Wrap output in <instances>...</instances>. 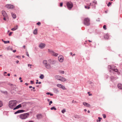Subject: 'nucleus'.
<instances>
[{"mask_svg": "<svg viewBox=\"0 0 122 122\" xmlns=\"http://www.w3.org/2000/svg\"><path fill=\"white\" fill-rule=\"evenodd\" d=\"M29 115V113L28 112L20 114L19 115L18 117L20 119L24 120L28 118Z\"/></svg>", "mask_w": 122, "mask_h": 122, "instance_id": "1", "label": "nucleus"}, {"mask_svg": "<svg viewBox=\"0 0 122 122\" xmlns=\"http://www.w3.org/2000/svg\"><path fill=\"white\" fill-rule=\"evenodd\" d=\"M17 101L16 100H11L9 102V106L10 108L11 109L14 108L16 106Z\"/></svg>", "mask_w": 122, "mask_h": 122, "instance_id": "2", "label": "nucleus"}, {"mask_svg": "<svg viewBox=\"0 0 122 122\" xmlns=\"http://www.w3.org/2000/svg\"><path fill=\"white\" fill-rule=\"evenodd\" d=\"M2 14L3 16V20H5L7 21L9 20V18L8 15L4 10H2Z\"/></svg>", "mask_w": 122, "mask_h": 122, "instance_id": "3", "label": "nucleus"}, {"mask_svg": "<svg viewBox=\"0 0 122 122\" xmlns=\"http://www.w3.org/2000/svg\"><path fill=\"white\" fill-rule=\"evenodd\" d=\"M43 64L46 69H50L51 68L50 65L49 64L47 63V61L46 60H44L43 61Z\"/></svg>", "mask_w": 122, "mask_h": 122, "instance_id": "4", "label": "nucleus"}, {"mask_svg": "<svg viewBox=\"0 0 122 122\" xmlns=\"http://www.w3.org/2000/svg\"><path fill=\"white\" fill-rule=\"evenodd\" d=\"M83 24L86 26H88L90 24V19L88 18H85L84 20Z\"/></svg>", "mask_w": 122, "mask_h": 122, "instance_id": "5", "label": "nucleus"}, {"mask_svg": "<svg viewBox=\"0 0 122 122\" xmlns=\"http://www.w3.org/2000/svg\"><path fill=\"white\" fill-rule=\"evenodd\" d=\"M66 5L68 9L70 10H71L73 6V4L70 1L67 2Z\"/></svg>", "mask_w": 122, "mask_h": 122, "instance_id": "6", "label": "nucleus"}, {"mask_svg": "<svg viewBox=\"0 0 122 122\" xmlns=\"http://www.w3.org/2000/svg\"><path fill=\"white\" fill-rule=\"evenodd\" d=\"M48 51L49 53L51 54L52 55L55 56H57L58 54L54 52L53 51L50 50V49L48 50Z\"/></svg>", "mask_w": 122, "mask_h": 122, "instance_id": "7", "label": "nucleus"}, {"mask_svg": "<svg viewBox=\"0 0 122 122\" xmlns=\"http://www.w3.org/2000/svg\"><path fill=\"white\" fill-rule=\"evenodd\" d=\"M56 86L58 87L61 88L63 90H65L66 89L64 86L61 84H57Z\"/></svg>", "mask_w": 122, "mask_h": 122, "instance_id": "8", "label": "nucleus"}, {"mask_svg": "<svg viewBox=\"0 0 122 122\" xmlns=\"http://www.w3.org/2000/svg\"><path fill=\"white\" fill-rule=\"evenodd\" d=\"M5 6L8 8L12 9L14 8V5L11 4H7Z\"/></svg>", "mask_w": 122, "mask_h": 122, "instance_id": "9", "label": "nucleus"}, {"mask_svg": "<svg viewBox=\"0 0 122 122\" xmlns=\"http://www.w3.org/2000/svg\"><path fill=\"white\" fill-rule=\"evenodd\" d=\"M58 60L60 62H62L63 61V57L62 56H60L58 57Z\"/></svg>", "mask_w": 122, "mask_h": 122, "instance_id": "10", "label": "nucleus"}, {"mask_svg": "<svg viewBox=\"0 0 122 122\" xmlns=\"http://www.w3.org/2000/svg\"><path fill=\"white\" fill-rule=\"evenodd\" d=\"M46 46V45L44 43H41L40 44L39 47L43 49Z\"/></svg>", "mask_w": 122, "mask_h": 122, "instance_id": "11", "label": "nucleus"}, {"mask_svg": "<svg viewBox=\"0 0 122 122\" xmlns=\"http://www.w3.org/2000/svg\"><path fill=\"white\" fill-rule=\"evenodd\" d=\"M23 103H22L21 104H20L19 105H18L15 108H13V110H15L16 109H18L19 108L21 107H22V104Z\"/></svg>", "mask_w": 122, "mask_h": 122, "instance_id": "12", "label": "nucleus"}, {"mask_svg": "<svg viewBox=\"0 0 122 122\" xmlns=\"http://www.w3.org/2000/svg\"><path fill=\"white\" fill-rule=\"evenodd\" d=\"M83 104L84 105L87 107H90V105L89 104L86 102H84L83 103Z\"/></svg>", "mask_w": 122, "mask_h": 122, "instance_id": "13", "label": "nucleus"}, {"mask_svg": "<svg viewBox=\"0 0 122 122\" xmlns=\"http://www.w3.org/2000/svg\"><path fill=\"white\" fill-rule=\"evenodd\" d=\"M66 80L65 78L61 76L59 80L60 81L62 82H64L66 81Z\"/></svg>", "mask_w": 122, "mask_h": 122, "instance_id": "14", "label": "nucleus"}, {"mask_svg": "<svg viewBox=\"0 0 122 122\" xmlns=\"http://www.w3.org/2000/svg\"><path fill=\"white\" fill-rule=\"evenodd\" d=\"M48 61L51 64H55L56 62L55 61H51V60H49Z\"/></svg>", "mask_w": 122, "mask_h": 122, "instance_id": "15", "label": "nucleus"}, {"mask_svg": "<svg viewBox=\"0 0 122 122\" xmlns=\"http://www.w3.org/2000/svg\"><path fill=\"white\" fill-rule=\"evenodd\" d=\"M104 37L106 39H109V36L108 34H105L104 36Z\"/></svg>", "mask_w": 122, "mask_h": 122, "instance_id": "16", "label": "nucleus"}, {"mask_svg": "<svg viewBox=\"0 0 122 122\" xmlns=\"http://www.w3.org/2000/svg\"><path fill=\"white\" fill-rule=\"evenodd\" d=\"M61 77V76L59 75H56L55 76V78L59 81Z\"/></svg>", "mask_w": 122, "mask_h": 122, "instance_id": "17", "label": "nucleus"}, {"mask_svg": "<svg viewBox=\"0 0 122 122\" xmlns=\"http://www.w3.org/2000/svg\"><path fill=\"white\" fill-rule=\"evenodd\" d=\"M36 117L38 119H39L42 117L41 115V114H38L37 115Z\"/></svg>", "mask_w": 122, "mask_h": 122, "instance_id": "18", "label": "nucleus"}, {"mask_svg": "<svg viewBox=\"0 0 122 122\" xmlns=\"http://www.w3.org/2000/svg\"><path fill=\"white\" fill-rule=\"evenodd\" d=\"M118 88L120 89H122V85L121 84H119L117 85Z\"/></svg>", "mask_w": 122, "mask_h": 122, "instance_id": "19", "label": "nucleus"}, {"mask_svg": "<svg viewBox=\"0 0 122 122\" xmlns=\"http://www.w3.org/2000/svg\"><path fill=\"white\" fill-rule=\"evenodd\" d=\"M18 25H16V26H15V27L11 29V30H13V31H14V30H15L17 29H18Z\"/></svg>", "mask_w": 122, "mask_h": 122, "instance_id": "20", "label": "nucleus"}, {"mask_svg": "<svg viewBox=\"0 0 122 122\" xmlns=\"http://www.w3.org/2000/svg\"><path fill=\"white\" fill-rule=\"evenodd\" d=\"M114 67H115V66H111L110 65L108 66V68L112 70L113 69V68Z\"/></svg>", "mask_w": 122, "mask_h": 122, "instance_id": "21", "label": "nucleus"}, {"mask_svg": "<svg viewBox=\"0 0 122 122\" xmlns=\"http://www.w3.org/2000/svg\"><path fill=\"white\" fill-rule=\"evenodd\" d=\"M33 34L35 35H36L37 34V29H35L34 31L33 32Z\"/></svg>", "mask_w": 122, "mask_h": 122, "instance_id": "22", "label": "nucleus"}, {"mask_svg": "<svg viewBox=\"0 0 122 122\" xmlns=\"http://www.w3.org/2000/svg\"><path fill=\"white\" fill-rule=\"evenodd\" d=\"M11 14L12 17L14 19L16 17V15L13 13H12Z\"/></svg>", "mask_w": 122, "mask_h": 122, "instance_id": "23", "label": "nucleus"}, {"mask_svg": "<svg viewBox=\"0 0 122 122\" xmlns=\"http://www.w3.org/2000/svg\"><path fill=\"white\" fill-rule=\"evenodd\" d=\"M40 78L41 79H43L44 78V76L43 75L41 74L40 76Z\"/></svg>", "mask_w": 122, "mask_h": 122, "instance_id": "24", "label": "nucleus"}, {"mask_svg": "<svg viewBox=\"0 0 122 122\" xmlns=\"http://www.w3.org/2000/svg\"><path fill=\"white\" fill-rule=\"evenodd\" d=\"M110 79H111V81H113L114 80H115L114 77L113 76H111L110 77Z\"/></svg>", "mask_w": 122, "mask_h": 122, "instance_id": "25", "label": "nucleus"}, {"mask_svg": "<svg viewBox=\"0 0 122 122\" xmlns=\"http://www.w3.org/2000/svg\"><path fill=\"white\" fill-rule=\"evenodd\" d=\"M51 110H56V108H55L54 107H51Z\"/></svg>", "mask_w": 122, "mask_h": 122, "instance_id": "26", "label": "nucleus"}, {"mask_svg": "<svg viewBox=\"0 0 122 122\" xmlns=\"http://www.w3.org/2000/svg\"><path fill=\"white\" fill-rule=\"evenodd\" d=\"M20 113H22L25 112V111L23 110H19Z\"/></svg>", "mask_w": 122, "mask_h": 122, "instance_id": "27", "label": "nucleus"}, {"mask_svg": "<svg viewBox=\"0 0 122 122\" xmlns=\"http://www.w3.org/2000/svg\"><path fill=\"white\" fill-rule=\"evenodd\" d=\"M113 70L116 72H117L118 71V70L117 69H112Z\"/></svg>", "mask_w": 122, "mask_h": 122, "instance_id": "28", "label": "nucleus"}, {"mask_svg": "<svg viewBox=\"0 0 122 122\" xmlns=\"http://www.w3.org/2000/svg\"><path fill=\"white\" fill-rule=\"evenodd\" d=\"M3 41L4 42V43L5 44L9 43L10 42V41Z\"/></svg>", "mask_w": 122, "mask_h": 122, "instance_id": "29", "label": "nucleus"}, {"mask_svg": "<svg viewBox=\"0 0 122 122\" xmlns=\"http://www.w3.org/2000/svg\"><path fill=\"white\" fill-rule=\"evenodd\" d=\"M75 117L76 118H80V117L78 115H76L75 116Z\"/></svg>", "mask_w": 122, "mask_h": 122, "instance_id": "30", "label": "nucleus"}, {"mask_svg": "<svg viewBox=\"0 0 122 122\" xmlns=\"http://www.w3.org/2000/svg\"><path fill=\"white\" fill-rule=\"evenodd\" d=\"M98 118L99 119V120H97V122H98V121L100 122L101 121V119H102V118H100V117H98Z\"/></svg>", "mask_w": 122, "mask_h": 122, "instance_id": "31", "label": "nucleus"}, {"mask_svg": "<svg viewBox=\"0 0 122 122\" xmlns=\"http://www.w3.org/2000/svg\"><path fill=\"white\" fill-rule=\"evenodd\" d=\"M61 112L62 113H64L66 112V110L65 109H63Z\"/></svg>", "mask_w": 122, "mask_h": 122, "instance_id": "32", "label": "nucleus"}, {"mask_svg": "<svg viewBox=\"0 0 122 122\" xmlns=\"http://www.w3.org/2000/svg\"><path fill=\"white\" fill-rule=\"evenodd\" d=\"M3 105V104L2 102L0 101V107H1Z\"/></svg>", "mask_w": 122, "mask_h": 122, "instance_id": "33", "label": "nucleus"}, {"mask_svg": "<svg viewBox=\"0 0 122 122\" xmlns=\"http://www.w3.org/2000/svg\"><path fill=\"white\" fill-rule=\"evenodd\" d=\"M103 28L105 30H106L107 29V28H106V26L105 25H104L103 27Z\"/></svg>", "mask_w": 122, "mask_h": 122, "instance_id": "34", "label": "nucleus"}, {"mask_svg": "<svg viewBox=\"0 0 122 122\" xmlns=\"http://www.w3.org/2000/svg\"><path fill=\"white\" fill-rule=\"evenodd\" d=\"M85 8L87 9H89L90 8V7L89 6H85Z\"/></svg>", "mask_w": 122, "mask_h": 122, "instance_id": "35", "label": "nucleus"}, {"mask_svg": "<svg viewBox=\"0 0 122 122\" xmlns=\"http://www.w3.org/2000/svg\"><path fill=\"white\" fill-rule=\"evenodd\" d=\"M18 113H20L19 110H18V111H17L16 112H15L14 113V114H16Z\"/></svg>", "mask_w": 122, "mask_h": 122, "instance_id": "36", "label": "nucleus"}, {"mask_svg": "<svg viewBox=\"0 0 122 122\" xmlns=\"http://www.w3.org/2000/svg\"><path fill=\"white\" fill-rule=\"evenodd\" d=\"M111 4L110 2H109L107 5V6H109Z\"/></svg>", "mask_w": 122, "mask_h": 122, "instance_id": "37", "label": "nucleus"}, {"mask_svg": "<svg viewBox=\"0 0 122 122\" xmlns=\"http://www.w3.org/2000/svg\"><path fill=\"white\" fill-rule=\"evenodd\" d=\"M60 73L61 74H63L64 73V71H60Z\"/></svg>", "mask_w": 122, "mask_h": 122, "instance_id": "38", "label": "nucleus"}, {"mask_svg": "<svg viewBox=\"0 0 122 122\" xmlns=\"http://www.w3.org/2000/svg\"><path fill=\"white\" fill-rule=\"evenodd\" d=\"M28 67H29L30 66V68H31V66H32V65L31 64H28Z\"/></svg>", "mask_w": 122, "mask_h": 122, "instance_id": "39", "label": "nucleus"}, {"mask_svg": "<svg viewBox=\"0 0 122 122\" xmlns=\"http://www.w3.org/2000/svg\"><path fill=\"white\" fill-rule=\"evenodd\" d=\"M36 24L37 25H41V23L40 22H38Z\"/></svg>", "mask_w": 122, "mask_h": 122, "instance_id": "40", "label": "nucleus"}, {"mask_svg": "<svg viewBox=\"0 0 122 122\" xmlns=\"http://www.w3.org/2000/svg\"><path fill=\"white\" fill-rule=\"evenodd\" d=\"M93 3L94 4H97V1H93Z\"/></svg>", "mask_w": 122, "mask_h": 122, "instance_id": "41", "label": "nucleus"}, {"mask_svg": "<svg viewBox=\"0 0 122 122\" xmlns=\"http://www.w3.org/2000/svg\"><path fill=\"white\" fill-rule=\"evenodd\" d=\"M103 117L104 118H106V116L105 114H103Z\"/></svg>", "mask_w": 122, "mask_h": 122, "instance_id": "42", "label": "nucleus"}, {"mask_svg": "<svg viewBox=\"0 0 122 122\" xmlns=\"http://www.w3.org/2000/svg\"><path fill=\"white\" fill-rule=\"evenodd\" d=\"M12 33L11 32L9 34V36H10Z\"/></svg>", "mask_w": 122, "mask_h": 122, "instance_id": "43", "label": "nucleus"}, {"mask_svg": "<svg viewBox=\"0 0 122 122\" xmlns=\"http://www.w3.org/2000/svg\"><path fill=\"white\" fill-rule=\"evenodd\" d=\"M63 5L62 3H60V7H62Z\"/></svg>", "mask_w": 122, "mask_h": 122, "instance_id": "44", "label": "nucleus"}, {"mask_svg": "<svg viewBox=\"0 0 122 122\" xmlns=\"http://www.w3.org/2000/svg\"><path fill=\"white\" fill-rule=\"evenodd\" d=\"M26 55H27V56H28V57H29V54H28V52H26Z\"/></svg>", "mask_w": 122, "mask_h": 122, "instance_id": "45", "label": "nucleus"}, {"mask_svg": "<svg viewBox=\"0 0 122 122\" xmlns=\"http://www.w3.org/2000/svg\"><path fill=\"white\" fill-rule=\"evenodd\" d=\"M52 103V101H51L49 102V105H51V104Z\"/></svg>", "mask_w": 122, "mask_h": 122, "instance_id": "46", "label": "nucleus"}, {"mask_svg": "<svg viewBox=\"0 0 122 122\" xmlns=\"http://www.w3.org/2000/svg\"><path fill=\"white\" fill-rule=\"evenodd\" d=\"M7 73V72H4V76H6L7 75H5V74H6Z\"/></svg>", "mask_w": 122, "mask_h": 122, "instance_id": "47", "label": "nucleus"}, {"mask_svg": "<svg viewBox=\"0 0 122 122\" xmlns=\"http://www.w3.org/2000/svg\"><path fill=\"white\" fill-rule=\"evenodd\" d=\"M30 83H31V84H33V81H30Z\"/></svg>", "mask_w": 122, "mask_h": 122, "instance_id": "48", "label": "nucleus"}, {"mask_svg": "<svg viewBox=\"0 0 122 122\" xmlns=\"http://www.w3.org/2000/svg\"><path fill=\"white\" fill-rule=\"evenodd\" d=\"M55 91L57 92H59L58 89H55Z\"/></svg>", "mask_w": 122, "mask_h": 122, "instance_id": "49", "label": "nucleus"}, {"mask_svg": "<svg viewBox=\"0 0 122 122\" xmlns=\"http://www.w3.org/2000/svg\"><path fill=\"white\" fill-rule=\"evenodd\" d=\"M36 81L37 82H36V84H37L38 83V80H36Z\"/></svg>", "mask_w": 122, "mask_h": 122, "instance_id": "50", "label": "nucleus"}, {"mask_svg": "<svg viewBox=\"0 0 122 122\" xmlns=\"http://www.w3.org/2000/svg\"><path fill=\"white\" fill-rule=\"evenodd\" d=\"M50 93L49 92H47L46 93V94L47 95H50Z\"/></svg>", "mask_w": 122, "mask_h": 122, "instance_id": "51", "label": "nucleus"}, {"mask_svg": "<svg viewBox=\"0 0 122 122\" xmlns=\"http://www.w3.org/2000/svg\"><path fill=\"white\" fill-rule=\"evenodd\" d=\"M13 52L14 53L15 52H16V50H13Z\"/></svg>", "mask_w": 122, "mask_h": 122, "instance_id": "52", "label": "nucleus"}, {"mask_svg": "<svg viewBox=\"0 0 122 122\" xmlns=\"http://www.w3.org/2000/svg\"><path fill=\"white\" fill-rule=\"evenodd\" d=\"M50 95L51 96H52L53 95V94H52L50 93Z\"/></svg>", "mask_w": 122, "mask_h": 122, "instance_id": "53", "label": "nucleus"}, {"mask_svg": "<svg viewBox=\"0 0 122 122\" xmlns=\"http://www.w3.org/2000/svg\"><path fill=\"white\" fill-rule=\"evenodd\" d=\"M70 55H72V56L73 53L72 52H70Z\"/></svg>", "mask_w": 122, "mask_h": 122, "instance_id": "54", "label": "nucleus"}, {"mask_svg": "<svg viewBox=\"0 0 122 122\" xmlns=\"http://www.w3.org/2000/svg\"><path fill=\"white\" fill-rule=\"evenodd\" d=\"M7 76H10V73H8L7 74Z\"/></svg>", "mask_w": 122, "mask_h": 122, "instance_id": "55", "label": "nucleus"}, {"mask_svg": "<svg viewBox=\"0 0 122 122\" xmlns=\"http://www.w3.org/2000/svg\"><path fill=\"white\" fill-rule=\"evenodd\" d=\"M32 86H29V88H32Z\"/></svg>", "mask_w": 122, "mask_h": 122, "instance_id": "56", "label": "nucleus"}, {"mask_svg": "<svg viewBox=\"0 0 122 122\" xmlns=\"http://www.w3.org/2000/svg\"><path fill=\"white\" fill-rule=\"evenodd\" d=\"M19 62V61H18V60H17L16 61V62L17 63H18V62Z\"/></svg>", "mask_w": 122, "mask_h": 122, "instance_id": "57", "label": "nucleus"}, {"mask_svg": "<svg viewBox=\"0 0 122 122\" xmlns=\"http://www.w3.org/2000/svg\"><path fill=\"white\" fill-rule=\"evenodd\" d=\"M41 83V82H38V83L39 84H40Z\"/></svg>", "mask_w": 122, "mask_h": 122, "instance_id": "58", "label": "nucleus"}, {"mask_svg": "<svg viewBox=\"0 0 122 122\" xmlns=\"http://www.w3.org/2000/svg\"><path fill=\"white\" fill-rule=\"evenodd\" d=\"M76 55V54H73L72 56H75Z\"/></svg>", "mask_w": 122, "mask_h": 122, "instance_id": "59", "label": "nucleus"}, {"mask_svg": "<svg viewBox=\"0 0 122 122\" xmlns=\"http://www.w3.org/2000/svg\"><path fill=\"white\" fill-rule=\"evenodd\" d=\"M23 47L24 48H25V46L24 45L23 46Z\"/></svg>", "mask_w": 122, "mask_h": 122, "instance_id": "60", "label": "nucleus"}, {"mask_svg": "<svg viewBox=\"0 0 122 122\" xmlns=\"http://www.w3.org/2000/svg\"><path fill=\"white\" fill-rule=\"evenodd\" d=\"M88 41L89 42H92V41H90V40H88Z\"/></svg>", "mask_w": 122, "mask_h": 122, "instance_id": "61", "label": "nucleus"}, {"mask_svg": "<svg viewBox=\"0 0 122 122\" xmlns=\"http://www.w3.org/2000/svg\"><path fill=\"white\" fill-rule=\"evenodd\" d=\"M21 77H20L19 78V79L20 80H21Z\"/></svg>", "mask_w": 122, "mask_h": 122, "instance_id": "62", "label": "nucleus"}, {"mask_svg": "<svg viewBox=\"0 0 122 122\" xmlns=\"http://www.w3.org/2000/svg\"><path fill=\"white\" fill-rule=\"evenodd\" d=\"M25 85H28V83H25Z\"/></svg>", "mask_w": 122, "mask_h": 122, "instance_id": "63", "label": "nucleus"}, {"mask_svg": "<svg viewBox=\"0 0 122 122\" xmlns=\"http://www.w3.org/2000/svg\"><path fill=\"white\" fill-rule=\"evenodd\" d=\"M84 111L85 112H86V111L87 110H86V109H85L84 110Z\"/></svg>", "mask_w": 122, "mask_h": 122, "instance_id": "64", "label": "nucleus"}]
</instances>
